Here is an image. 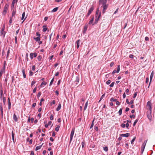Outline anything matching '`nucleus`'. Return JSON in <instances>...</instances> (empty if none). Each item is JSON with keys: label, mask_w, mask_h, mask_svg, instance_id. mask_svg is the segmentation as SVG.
Segmentation results:
<instances>
[{"label": "nucleus", "mask_w": 155, "mask_h": 155, "mask_svg": "<svg viewBox=\"0 0 155 155\" xmlns=\"http://www.w3.org/2000/svg\"><path fill=\"white\" fill-rule=\"evenodd\" d=\"M147 107L149 109V111L147 113V117L150 120L152 119L151 115L152 107L151 106V102L150 101H148L147 103Z\"/></svg>", "instance_id": "obj_1"}, {"label": "nucleus", "mask_w": 155, "mask_h": 155, "mask_svg": "<svg viewBox=\"0 0 155 155\" xmlns=\"http://www.w3.org/2000/svg\"><path fill=\"white\" fill-rule=\"evenodd\" d=\"M101 12H99V8H97V10L96 13V18L95 21L94 23L92 24V25H93L94 24H96L98 22V20H99V18H100L101 16Z\"/></svg>", "instance_id": "obj_2"}, {"label": "nucleus", "mask_w": 155, "mask_h": 155, "mask_svg": "<svg viewBox=\"0 0 155 155\" xmlns=\"http://www.w3.org/2000/svg\"><path fill=\"white\" fill-rule=\"evenodd\" d=\"M74 130H75V129L73 128L72 129V130H71V134H70V143H71V141L72 140L73 137V136L74 135Z\"/></svg>", "instance_id": "obj_3"}, {"label": "nucleus", "mask_w": 155, "mask_h": 155, "mask_svg": "<svg viewBox=\"0 0 155 155\" xmlns=\"http://www.w3.org/2000/svg\"><path fill=\"white\" fill-rule=\"evenodd\" d=\"M108 5L107 4L102 5V7H103V14H104L108 8Z\"/></svg>", "instance_id": "obj_4"}, {"label": "nucleus", "mask_w": 155, "mask_h": 155, "mask_svg": "<svg viewBox=\"0 0 155 155\" xmlns=\"http://www.w3.org/2000/svg\"><path fill=\"white\" fill-rule=\"evenodd\" d=\"M30 56L31 59H32L33 58V57L34 58H35L37 56V54L36 53H31L30 54Z\"/></svg>", "instance_id": "obj_5"}, {"label": "nucleus", "mask_w": 155, "mask_h": 155, "mask_svg": "<svg viewBox=\"0 0 155 155\" xmlns=\"http://www.w3.org/2000/svg\"><path fill=\"white\" fill-rule=\"evenodd\" d=\"M94 9V7L93 6H92L90 9L89 10L88 13L87 14V16H88L92 12L93 10Z\"/></svg>", "instance_id": "obj_6"}, {"label": "nucleus", "mask_w": 155, "mask_h": 155, "mask_svg": "<svg viewBox=\"0 0 155 155\" xmlns=\"http://www.w3.org/2000/svg\"><path fill=\"white\" fill-rule=\"evenodd\" d=\"M107 0H100L99 3L100 4H106Z\"/></svg>", "instance_id": "obj_7"}, {"label": "nucleus", "mask_w": 155, "mask_h": 155, "mask_svg": "<svg viewBox=\"0 0 155 155\" xmlns=\"http://www.w3.org/2000/svg\"><path fill=\"white\" fill-rule=\"evenodd\" d=\"M5 29L2 28L0 34L1 35H3V37H4L5 35V32L4 31Z\"/></svg>", "instance_id": "obj_8"}, {"label": "nucleus", "mask_w": 155, "mask_h": 155, "mask_svg": "<svg viewBox=\"0 0 155 155\" xmlns=\"http://www.w3.org/2000/svg\"><path fill=\"white\" fill-rule=\"evenodd\" d=\"M18 2V0H13L11 8H13L14 6L15 3H16Z\"/></svg>", "instance_id": "obj_9"}, {"label": "nucleus", "mask_w": 155, "mask_h": 155, "mask_svg": "<svg viewBox=\"0 0 155 155\" xmlns=\"http://www.w3.org/2000/svg\"><path fill=\"white\" fill-rule=\"evenodd\" d=\"M79 76H77L76 78V79L75 81V82H76L75 84L76 85H77L78 84V83L79 82Z\"/></svg>", "instance_id": "obj_10"}, {"label": "nucleus", "mask_w": 155, "mask_h": 155, "mask_svg": "<svg viewBox=\"0 0 155 155\" xmlns=\"http://www.w3.org/2000/svg\"><path fill=\"white\" fill-rule=\"evenodd\" d=\"M25 12H23V13L22 14V17L21 18V20H23V21L22 22V23H23V22L25 20V19L26 18V17H25V18H24V17L25 16Z\"/></svg>", "instance_id": "obj_11"}, {"label": "nucleus", "mask_w": 155, "mask_h": 155, "mask_svg": "<svg viewBox=\"0 0 155 155\" xmlns=\"http://www.w3.org/2000/svg\"><path fill=\"white\" fill-rule=\"evenodd\" d=\"M130 135V134L128 133H127L125 134H120V136L123 137H129Z\"/></svg>", "instance_id": "obj_12"}, {"label": "nucleus", "mask_w": 155, "mask_h": 155, "mask_svg": "<svg viewBox=\"0 0 155 155\" xmlns=\"http://www.w3.org/2000/svg\"><path fill=\"white\" fill-rule=\"evenodd\" d=\"M43 32H45L48 29V28L46 27V25H44L43 26Z\"/></svg>", "instance_id": "obj_13"}, {"label": "nucleus", "mask_w": 155, "mask_h": 155, "mask_svg": "<svg viewBox=\"0 0 155 155\" xmlns=\"http://www.w3.org/2000/svg\"><path fill=\"white\" fill-rule=\"evenodd\" d=\"M0 110L1 111V114L2 116L3 115V105L2 103L0 104Z\"/></svg>", "instance_id": "obj_14"}, {"label": "nucleus", "mask_w": 155, "mask_h": 155, "mask_svg": "<svg viewBox=\"0 0 155 155\" xmlns=\"http://www.w3.org/2000/svg\"><path fill=\"white\" fill-rule=\"evenodd\" d=\"M13 119L15 122H17L18 120V117L16 115L14 114L13 115Z\"/></svg>", "instance_id": "obj_15"}, {"label": "nucleus", "mask_w": 155, "mask_h": 155, "mask_svg": "<svg viewBox=\"0 0 155 155\" xmlns=\"http://www.w3.org/2000/svg\"><path fill=\"white\" fill-rule=\"evenodd\" d=\"M8 7H9V4H6V5H5V7L4 8V10L7 11V10L8 9Z\"/></svg>", "instance_id": "obj_16"}, {"label": "nucleus", "mask_w": 155, "mask_h": 155, "mask_svg": "<svg viewBox=\"0 0 155 155\" xmlns=\"http://www.w3.org/2000/svg\"><path fill=\"white\" fill-rule=\"evenodd\" d=\"M16 13V10H13L12 12V17H13L15 16Z\"/></svg>", "instance_id": "obj_17"}, {"label": "nucleus", "mask_w": 155, "mask_h": 155, "mask_svg": "<svg viewBox=\"0 0 155 155\" xmlns=\"http://www.w3.org/2000/svg\"><path fill=\"white\" fill-rule=\"evenodd\" d=\"M80 40L79 39L76 42V43L77 44V46L78 48L80 46Z\"/></svg>", "instance_id": "obj_18"}, {"label": "nucleus", "mask_w": 155, "mask_h": 155, "mask_svg": "<svg viewBox=\"0 0 155 155\" xmlns=\"http://www.w3.org/2000/svg\"><path fill=\"white\" fill-rule=\"evenodd\" d=\"M94 19V17H93L91 18V20L89 21L88 24L89 25H91V24H92L93 22Z\"/></svg>", "instance_id": "obj_19"}, {"label": "nucleus", "mask_w": 155, "mask_h": 155, "mask_svg": "<svg viewBox=\"0 0 155 155\" xmlns=\"http://www.w3.org/2000/svg\"><path fill=\"white\" fill-rule=\"evenodd\" d=\"M12 140H13V142L14 143H15V138H14V134L13 131H12Z\"/></svg>", "instance_id": "obj_20"}, {"label": "nucleus", "mask_w": 155, "mask_h": 155, "mask_svg": "<svg viewBox=\"0 0 155 155\" xmlns=\"http://www.w3.org/2000/svg\"><path fill=\"white\" fill-rule=\"evenodd\" d=\"M153 71H152L150 74V83L151 82V81L152 80V79L153 78Z\"/></svg>", "instance_id": "obj_21"}, {"label": "nucleus", "mask_w": 155, "mask_h": 155, "mask_svg": "<svg viewBox=\"0 0 155 155\" xmlns=\"http://www.w3.org/2000/svg\"><path fill=\"white\" fill-rule=\"evenodd\" d=\"M147 140H145V141H144L143 143L142 144V145L141 147H143L145 148V147L146 143H147Z\"/></svg>", "instance_id": "obj_22"}, {"label": "nucleus", "mask_w": 155, "mask_h": 155, "mask_svg": "<svg viewBox=\"0 0 155 155\" xmlns=\"http://www.w3.org/2000/svg\"><path fill=\"white\" fill-rule=\"evenodd\" d=\"M43 144V143H42V144L40 146L36 147V148H35V150L36 151H37L38 150L40 149L41 148Z\"/></svg>", "instance_id": "obj_23"}, {"label": "nucleus", "mask_w": 155, "mask_h": 155, "mask_svg": "<svg viewBox=\"0 0 155 155\" xmlns=\"http://www.w3.org/2000/svg\"><path fill=\"white\" fill-rule=\"evenodd\" d=\"M22 72L23 73V77L24 78H26V74L25 73V70L23 69L22 71Z\"/></svg>", "instance_id": "obj_24"}, {"label": "nucleus", "mask_w": 155, "mask_h": 155, "mask_svg": "<svg viewBox=\"0 0 155 155\" xmlns=\"http://www.w3.org/2000/svg\"><path fill=\"white\" fill-rule=\"evenodd\" d=\"M58 7H56L54 8L51 11L52 12H56L58 9Z\"/></svg>", "instance_id": "obj_25"}, {"label": "nucleus", "mask_w": 155, "mask_h": 155, "mask_svg": "<svg viewBox=\"0 0 155 155\" xmlns=\"http://www.w3.org/2000/svg\"><path fill=\"white\" fill-rule=\"evenodd\" d=\"M61 107V104H59L58 107L56 109V110L57 111H58L60 109Z\"/></svg>", "instance_id": "obj_26"}, {"label": "nucleus", "mask_w": 155, "mask_h": 155, "mask_svg": "<svg viewBox=\"0 0 155 155\" xmlns=\"http://www.w3.org/2000/svg\"><path fill=\"white\" fill-rule=\"evenodd\" d=\"M40 38L39 37H37L36 38H34V39L36 41H40Z\"/></svg>", "instance_id": "obj_27"}, {"label": "nucleus", "mask_w": 155, "mask_h": 155, "mask_svg": "<svg viewBox=\"0 0 155 155\" xmlns=\"http://www.w3.org/2000/svg\"><path fill=\"white\" fill-rule=\"evenodd\" d=\"M88 105V101H87L85 104V106L84 107V110H85L86 109Z\"/></svg>", "instance_id": "obj_28"}, {"label": "nucleus", "mask_w": 155, "mask_h": 155, "mask_svg": "<svg viewBox=\"0 0 155 155\" xmlns=\"http://www.w3.org/2000/svg\"><path fill=\"white\" fill-rule=\"evenodd\" d=\"M138 120H139L138 119H137L135 120V121L134 122V124H133V126H134L136 125V124Z\"/></svg>", "instance_id": "obj_29"}, {"label": "nucleus", "mask_w": 155, "mask_h": 155, "mask_svg": "<svg viewBox=\"0 0 155 155\" xmlns=\"http://www.w3.org/2000/svg\"><path fill=\"white\" fill-rule=\"evenodd\" d=\"M122 108H120L118 111V113L120 116L121 115L122 113Z\"/></svg>", "instance_id": "obj_30"}, {"label": "nucleus", "mask_w": 155, "mask_h": 155, "mask_svg": "<svg viewBox=\"0 0 155 155\" xmlns=\"http://www.w3.org/2000/svg\"><path fill=\"white\" fill-rule=\"evenodd\" d=\"M120 65H118L117 66V73H118L120 71Z\"/></svg>", "instance_id": "obj_31"}, {"label": "nucleus", "mask_w": 155, "mask_h": 155, "mask_svg": "<svg viewBox=\"0 0 155 155\" xmlns=\"http://www.w3.org/2000/svg\"><path fill=\"white\" fill-rule=\"evenodd\" d=\"M105 95V94H103V95L101 96V98L99 101V102H100L101 101L103 98L104 97Z\"/></svg>", "instance_id": "obj_32"}, {"label": "nucleus", "mask_w": 155, "mask_h": 155, "mask_svg": "<svg viewBox=\"0 0 155 155\" xmlns=\"http://www.w3.org/2000/svg\"><path fill=\"white\" fill-rule=\"evenodd\" d=\"M104 150L106 152H107L108 150V148L107 147H103Z\"/></svg>", "instance_id": "obj_33"}, {"label": "nucleus", "mask_w": 155, "mask_h": 155, "mask_svg": "<svg viewBox=\"0 0 155 155\" xmlns=\"http://www.w3.org/2000/svg\"><path fill=\"white\" fill-rule=\"evenodd\" d=\"M60 127L59 126H58L57 127H56L55 128V131L57 132L59 130Z\"/></svg>", "instance_id": "obj_34"}, {"label": "nucleus", "mask_w": 155, "mask_h": 155, "mask_svg": "<svg viewBox=\"0 0 155 155\" xmlns=\"http://www.w3.org/2000/svg\"><path fill=\"white\" fill-rule=\"evenodd\" d=\"M117 99H114L113 97H112L110 99V101H116Z\"/></svg>", "instance_id": "obj_35"}, {"label": "nucleus", "mask_w": 155, "mask_h": 155, "mask_svg": "<svg viewBox=\"0 0 155 155\" xmlns=\"http://www.w3.org/2000/svg\"><path fill=\"white\" fill-rule=\"evenodd\" d=\"M37 59L38 61H41L42 59V56L41 55L38 56L37 57Z\"/></svg>", "instance_id": "obj_36"}, {"label": "nucleus", "mask_w": 155, "mask_h": 155, "mask_svg": "<svg viewBox=\"0 0 155 155\" xmlns=\"http://www.w3.org/2000/svg\"><path fill=\"white\" fill-rule=\"evenodd\" d=\"M36 36H38L37 37H39V38H40L41 34L39 33V32H36Z\"/></svg>", "instance_id": "obj_37"}, {"label": "nucleus", "mask_w": 155, "mask_h": 155, "mask_svg": "<svg viewBox=\"0 0 155 155\" xmlns=\"http://www.w3.org/2000/svg\"><path fill=\"white\" fill-rule=\"evenodd\" d=\"M47 84V83L46 82H44V81H43L41 84L40 86L41 87H42L43 85H45Z\"/></svg>", "instance_id": "obj_38"}, {"label": "nucleus", "mask_w": 155, "mask_h": 155, "mask_svg": "<svg viewBox=\"0 0 155 155\" xmlns=\"http://www.w3.org/2000/svg\"><path fill=\"white\" fill-rule=\"evenodd\" d=\"M87 27L86 26L84 27V30L83 31L84 33H85V32L87 31Z\"/></svg>", "instance_id": "obj_39"}, {"label": "nucleus", "mask_w": 155, "mask_h": 155, "mask_svg": "<svg viewBox=\"0 0 155 155\" xmlns=\"http://www.w3.org/2000/svg\"><path fill=\"white\" fill-rule=\"evenodd\" d=\"M9 53H10V50L9 49H8V51L7 52V58H8V56H9Z\"/></svg>", "instance_id": "obj_40"}, {"label": "nucleus", "mask_w": 155, "mask_h": 155, "mask_svg": "<svg viewBox=\"0 0 155 155\" xmlns=\"http://www.w3.org/2000/svg\"><path fill=\"white\" fill-rule=\"evenodd\" d=\"M136 139V137H134L131 141V143L132 144H133V142L135 141Z\"/></svg>", "instance_id": "obj_41"}, {"label": "nucleus", "mask_w": 155, "mask_h": 155, "mask_svg": "<svg viewBox=\"0 0 155 155\" xmlns=\"http://www.w3.org/2000/svg\"><path fill=\"white\" fill-rule=\"evenodd\" d=\"M54 81V78H53L51 81L50 82V84H49L50 86H51L52 85Z\"/></svg>", "instance_id": "obj_42"}, {"label": "nucleus", "mask_w": 155, "mask_h": 155, "mask_svg": "<svg viewBox=\"0 0 155 155\" xmlns=\"http://www.w3.org/2000/svg\"><path fill=\"white\" fill-rule=\"evenodd\" d=\"M12 17H11L10 18V19L9 20V22L10 24H11L12 22Z\"/></svg>", "instance_id": "obj_43"}, {"label": "nucleus", "mask_w": 155, "mask_h": 155, "mask_svg": "<svg viewBox=\"0 0 155 155\" xmlns=\"http://www.w3.org/2000/svg\"><path fill=\"white\" fill-rule=\"evenodd\" d=\"M8 75V74H7L6 77V78L5 80V82H6V84L7 83V81H8V77H7V76Z\"/></svg>", "instance_id": "obj_44"}, {"label": "nucleus", "mask_w": 155, "mask_h": 155, "mask_svg": "<svg viewBox=\"0 0 155 155\" xmlns=\"http://www.w3.org/2000/svg\"><path fill=\"white\" fill-rule=\"evenodd\" d=\"M111 82V81L110 80H108L106 82L107 84L108 85L110 84Z\"/></svg>", "instance_id": "obj_45"}, {"label": "nucleus", "mask_w": 155, "mask_h": 155, "mask_svg": "<svg viewBox=\"0 0 155 155\" xmlns=\"http://www.w3.org/2000/svg\"><path fill=\"white\" fill-rule=\"evenodd\" d=\"M114 82H113L111 83V84L110 85V86L111 87H113L114 86Z\"/></svg>", "instance_id": "obj_46"}, {"label": "nucleus", "mask_w": 155, "mask_h": 155, "mask_svg": "<svg viewBox=\"0 0 155 155\" xmlns=\"http://www.w3.org/2000/svg\"><path fill=\"white\" fill-rule=\"evenodd\" d=\"M7 11H6V10H4L3 11L2 13L3 15H5Z\"/></svg>", "instance_id": "obj_47"}, {"label": "nucleus", "mask_w": 155, "mask_h": 155, "mask_svg": "<svg viewBox=\"0 0 155 155\" xmlns=\"http://www.w3.org/2000/svg\"><path fill=\"white\" fill-rule=\"evenodd\" d=\"M134 57V55L132 54H130L129 55V57L130 58H133Z\"/></svg>", "instance_id": "obj_48"}, {"label": "nucleus", "mask_w": 155, "mask_h": 155, "mask_svg": "<svg viewBox=\"0 0 155 155\" xmlns=\"http://www.w3.org/2000/svg\"><path fill=\"white\" fill-rule=\"evenodd\" d=\"M33 74V73L31 71H30L29 75L30 76H32Z\"/></svg>", "instance_id": "obj_49"}, {"label": "nucleus", "mask_w": 155, "mask_h": 155, "mask_svg": "<svg viewBox=\"0 0 155 155\" xmlns=\"http://www.w3.org/2000/svg\"><path fill=\"white\" fill-rule=\"evenodd\" d=\"M35 81H33L31 82V86H32L34 84H35Z\"/></svg>", "instance_id": "obj_50"}, {"label": "nucleus", "mask_w": 155, "mask_h": 155, "mask_svg": "<svg viewBox=\"0 0 155 155\" xmlns=\"http://www.w3.org/2000/svg\"><path fill=\"white\" fill-rule=\"evenodd\" d=\"M35 65H33L32 67V69L33 71H35Z\"/></svg>", "instance_id": "obj_51"}, {"label": "nucleus", "mask_w": 155, "mask_h": 155, "mask_svg": "<svg viewBox=\"0 0 155 155\" xmlns=\"http://www.w3.org/2000/svg\"><path fill=\"white\" fill-rule=\"evenodd\" d=\"M137 92H136L135 94H134V96H133V98H135L136 97V96H137Z\"/></svg>", "instance_id": "obj_52"}, {"label": "nucleus", "mask_w": 155, "mask_h": 155, "mask_svg": "<svg viewBox=\"0 0 155 155\" xmlns=\"http://www.w3.org/2000/svg\"><path fill=\"white\" fill-rule=\"evenodd\" d=\"M135 117V115L134 114H133L132 115H130V117L131 118H134Z\"/></svg>", "instance_id": "obj_53"}, {"label": "nucleus", "mask_w": 155, "mask_h": 155, "mask_svg": "<svg viewBox=\"0 0 155 155\" xmlns=\"http://www.w3.org/2000/svg\"><path fill=\"white\" fill-rule=\"evenodd\" d=\"M85 144V143H84V142H82L81 143V145H82V148H83L84 146V145Z\"/></svg>", "instance_id": "obj_54"}, {"label": "nucleus", "mask_w": 155, "mask_h": 155, "mask_svg": "<svg viewBox=\"0 0 155 155\" xmlns=\"http://www.w3.org/2000/svg\"><path fill=\"white\" fill-rule=\"evenodd\" d=\"M121 126L123 128L125 127V124H121Z\"/></svg>", "instance_id": "obj_55"}, {"label": "nucleus", "mask_w": 155, "mask_h": 155, "mask_svg": "<svg viewBox=\"0 0 155 155\" xmlns=\"http://www.w3.org/2000/svg\"><path fill=\"white\" fill-rule=\"evenodd\" d=\"M50 119L51 120H53L54 119L53 116L52 115H51L50 116Z\"/></svg>", "instance_id": "obj_56"}, {"label": "nucleus", "mask_w": 155, "mask_h": 155, "mask_svg": "<svg viewBox=\"0 0 155 155\" xmlns=\"http://www.w3.org/2000/svg\"><path fill=\"white\" fill-rule=\"evenodd\" d=\"M36 90H37V87H35L33 89V92L34 93L36 91Z\"/></svg>", "instance_id": "obj_57"}, {"label": "nucleus", "mask_w": 155, "mask_h": 155, "mask_svg": "<svg viewBox=\"0 0 155 155\" xmlns=\"http://www.w3.org/2000/svg\"><path fill=\"white\" fill-rule=\"evenodd\" d=\"M41 92H39L37 94V97H39L41 96Z\"/></svg>", "instance_id": "obj_58"}, {"label": "nucleus", "mask_w": 155, "mask_h": 155, "mask_svg": "<svg viewBox=\"0 0 155 155\" xmlns=\"http://www.w3.org/2000/svg\"><path fill=\"white\" fill-rule=\"evenodd\" d=\"M145 39L146 41H148L149 40V38L148 37H146L145 38Z\"/></svg>", "instance_id": "obj_59"}, {"label": "nucleus", "mask_w": 155, "mask_h": 155, "mask_svg": "<svg viewBox=\"0 0 155 155\" xmlns=\"http://www.w3.org/2000/svg\"><path fill=\"white\" fill-rule=\"evenodd\" d=\"M94 125V123H93V122H92L90 126V129L92 128L93 127Z\"/></svg>", "instance_id": "obj_60"}, {"label": "nucleus", "mask_w": 155, "mask_h": 155, "mask_svg": "<svg viewBox=\"0 0 155 155\" xmlns=\"http://www.w3.org/2000/svg\"><path fill=\"white\" fill-rule=\"evenodd\" d=\"M114 64V63L113 62H112L110 63V67H112Z\"/></svg>", "instance_id": "obj_61"}, {"label": "nucleus", "mask_w": 155, "mask_h": 155, "mask_svg": "<svg viewBox=\"0 0 155 155\" xmlns=\"http://www.w3.org/2000/svg\"><path fill=\"white\" fill-rule=\"evenodd\" d=\"M50 140L51 141H52V142H53L54 141V139L52 137H50Z\"/></svg>", "instance_id": "obj_62"}, {"label": "nucleus", "mask_w": 155, "mask_h": 155, "mask_svg": "<svg viewBox=\"0 0 155 155\" xmlns=\"http://www.w3.org/2000/svg\"><path fill=\"white\" fill-rule=\"evenodd\" d=\"M125 126L127 128H128L129 126V124L128 123H127L126 124H125Z\"/></svg>", "instance_id": "obj_63"}, {"label": "nucleus", "mask_w": 155, "mask_h": 155, "mask_svg": "<svg viewBox=\"0 0 155 155\" xmlns=\"http://www.w3.org/2000/svg\"><path fill=\"white\" fill-rule=\"evenodd\" d=\"M35 155V154H34V152L32 151H31L30 155Z\"/></svg>", "instance_id": "obj_64"}]
</instances>
